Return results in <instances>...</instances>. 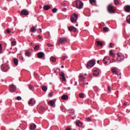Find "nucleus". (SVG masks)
<instances>
[{
	"instance_id": "f257e3e1",
	"label": "nucleus",
	"mask_w": 130,
	"mask_h": 130,
	"mask_svg": "<svg viewBox=\"0 0 130 130\" xmlns=\"http://www.w3.org/2000/svg\"><path fill=\"white\" fill-rule=\"evenodd\" d=\"M107 11L110 14H114L115 13V7L112 5L110 4L107 7Z\"/></svg>"
},
{
	"instance_id": "f03ea898",
	"label": "nucleus",
	"mask_w": 130,
	"mask_h": 130,
	"mask_svg": "<svg viewBox=\"0 0 130 130\" xmlns=\"http://www.w3.org/2000/svg\"><path fill=\"white\" fill-rule=\"evenodd\" d=\"M68 42V38H60L58 40L59 44H64Z\"/></svg>"
},
{
	"instance_id": "7ed1b4c3",
	"label": "nucleus",
	"mask_w": 130,
	"mask_h": 130,
	"mask_svg": "<svg viewBox=\"0 0 130 130\" xmlns=\"http://www.w3.org/2000/svg\"><path fill=\"white\" fill-rule=\"evenodd\" d=\"M95 61L93 60H90L89 62H88L86 64V68H92L95 66Z\"/></svg>"
},
{
	"instance_id": "20e7f679",
	"label": "nucleus",
	"mask_w": 130,
	"mask_h": 130,
	"mask_svg": "<svg viewBox=\"0 0 130 130\" xmlns=\"http://www.w3.org/2000/svg\"><path fill=\"white\" fill-rule=\"evenodd\" d=\"M83 2H82L81 1H77L76 2V8L77 9H82L83 8Z\"/></svg>"
},
{
	"instance_id": "39448f33",
	"label": "nucleus",
	"mask_w": 130,
	"mask_h": 130,
	"mask_svg": "<svg viewBox=\"0 0 130 130\" xmlns=\"http://www.w3.org/2000/svg\"><path fill=\"white\" fill-rule=\"evenodd\" d=\"M77 20H78V15L77 14H74L71 17V22H77Z\"/></svg>"
},
{
	"instance_id": "423d86ee",
	"label": "nucleus",
	"mask_w": 130,
	"mask_h": 130,
	"mask_svg": "<svg viewBox=\"0 0 130 130\" xmlns=\"http://www.w3.org/2000/svg\"><path fill=\"white\" fill-rule=\"evenodd\" d=\"M17 90V87L14 84H11L9 86V90L10 92H15Z\"/></svg>"
},
{
	"instance_id": "0eeeda50",
	"label": "nucleus",
	"mask_w": 130,
	"mask_h": 130,
	"mask_svg": "<svg viewBox=\"0 0 130 130\" xmlns=\"http://www.w3.org/2000/svg\"><path fill=\"white\" fill-rule=\"evenodd\" d=\"M59 75L60 76V79L62 81V82H65L66 81V75H64V73L63 72H61L59 73Z\"/></svg>"
},
{
	"instance_id": "6e6552de",
	"label": "nucleus",
	"mask_w": 130,
	"mask_h": 130,
	"mask_svg": "<svg viewBox=\"0 0 130 130\" xmlns=\"http://www.w3.org/2000/svg\"><path fill=\"white\" fill-rule=\"evenodd\" d=\"M9 69V66H6V65H2L1 66V69L3 71V72H7L8 71Z\"/></svg>"
},
{
	"instance_id": "1a4fd4ad",
	"label": "nucleus",
	"mask_w": 130,
	"mask_h": 130,
	"mask_svg": "<svg viewBox=\"0 0 130 130\" xmlns=\"http://www.w3.org/2000/svg\"><path fill=\"white\" fill-rule=\"evenodd\" d=\"M48 105H50L51 107H55V101L51 100L48 103Z\"/></svg>"
},
{
	"instance_id": "9d476101",
	"label": "nucleus",
	"mask_w": 130,
	"mask_h": 130,
	"mask_svg": "<svg viewBox=\"0 0 130 130\" xmlns=\"http://www.w3.org/2000/svg\"><path fill=\"white\" fill-rule=\"evenodd\" d=\"M118 56H117V61H121V60H123L124 59V56L122 55H119V53L117 54Z\"/></svg>"
},
{
	"instance_id": "9b49d317",
	"label": "nucleus",
	"mask_w": 130,
	"mask_h": 130,
	"mask_svg": "<svg viewBox=\"0 0 130 130\" xmlns=\"http://www.w3.org/2000/svg\"><path fill=\"white\" fill-rule=\"evenodd\" d=\"M21 15H23L24 16H28V15H29V11L26 9H23L21 11Z\"/></svg>"
},
{
	"instance_id": "f8f14e48",
	"label": "nucleus",
	"mask_w": 130,
	"mask_h": 130,
	"mask_svg": "<svg viewBox=\"0 0 130 130\" xmlns=\"http://www.w3.org/2000/svg\"><path fill=\"white\" fill-rule=\"evenodd\" d=\"M68 28L70 32H77V28L74 26H68Z\"/></svg>"
},
{
	"instance_id": "ddd939ff",
	"label": "nucleus",
	"mask_w": 130,
	"mask_h": 130,
	"mask_svg": "<svg viewBox=\"0 0 130 130\" xmlns=\"http://www.w3.org/2000/svg\"><path fill=\"white\" fill-rule=\"evenodd\" d=\"M35 103H36V102H35V100H34V99H30L29 101L28 102V105H31L32 106H33Z\"/></svg>"
},
{
	"instance_id": "4468645a",
	"label": "nucleus",
	"mask_w": 130,
	"mask_h": 130,
	"mask_svg": "<svg viewBox=\"0 0 130 130\" xmlns=\"http://www.w3.org/2000/svg\"><path fill=\"white\" fill-rule=\"evenodd\" d=\"M124 11L126 12V13H129L130 12V6L129 5H126L124 7Z\"/></svg>"
},
{
	"instance_id": "2eb2a0df",
	"label": "nucleus",
	"mask_w": 130,
	"mask_h": 130,
	"mask_svg": "<svg viewBox=\"0 0 130 130\" xmlns=\"http://www.w3.org/2000/svg\"><path fill=\"white\" fill-rule=\"evenodd\" d=\"M76 125H78V126L81 127L83 125V123H82L80 120H77L76 122Z\"/></svg>"
},
{
	"instance_id": "dca6fc26",
	"label": "nucleus",
	"mask_w": 130,
	"mask_h": 130,
	"mask_svg": "<svg viewBox=\"0 0 130 130\" xmlns=\"http://www.w3.org/2000/svg\"><path fill=\"white\" fill-rule=\"evenodd\" d=\"M44 56V53L43 52H40L38 53V58H42Z\"/></svg>"
},
{
	"instance_id": "f3484780",
	"label": "nucleus",
	"mask_w": 130,
	"mask_h": 130,
	"mask_svg": "<svg viewBox=\"0 0 130 130\" xmlns=\"http://www.w3.org/2000/svg\"><path fill=\"white\" fill-rule=\"evenodd\" d=\"M30 32H32V33H35L37 31V28L35 26H32L30 29Z\"/></svg>"
},
{
	"instance_id": "a211bd4d",
	"label": "nucleus",
	"mask_w": 130,
	"mask_h": 130,
	"mask_svg": "<svg viewBox=\"0 0 130 130\" xmlns=\"http://www.w3.org/2000/svg\"><path fill=\"white\" fill-rule=\"evenodd\" d=\"M13 62L15 66H17L19 63V60L17 58H13Z\"/></svg>"
},
{
	"instance_id": "6ab92c4d",
	"label": "nucleus",
	"mask_w": 130,
	"mask_h": 130,
	"mask_svg": "<svg viewBox=\"0 0 130 130\" xmlns=\"http://www.w3.org/2000/svg\"><path fill=\"white\" fill-rule=\"evenodd\" d=\"M30 129H31V130L36 129V125L34 123L31 124L30 126Z\"/></svg>"
},
{
	"instance_id": "aec40b11",
	"label": "nucleus",
	"mask_w": 130,
	"mask_h": 130,
	"mask_svg": "<svg viewBox=\"0 0 130 130\" xmlns=\"http://www.w3.org/2000/svg\"><path fill=\"white\" fill-rule=\"evenodd\" d=\"M43 9L44 10H45V11H48V10H49L50 9V6H49V5H45L43 7Z\"/></svg>"
},
{
	"instance_id": "412c9836",
	"label": "nucleus",
	"mask_w": 130,
	"mask_h": 130,
	"mask_svg": "<svg viewBox=\"0 0 130 130\" xmlns=\"http://www.w3.org/2000/svg\"><path fill=\"white\" fill-rule=\"evenodd\" d=\"M96 43L98 46H103V43L101 41H96Z\"/></svg>"
},
{
	"instance_id": "4be33fe9",
	"label": "nucleus",
	"mask_w": 130,
	"mask_h": 130,
	"mask_svg": "<svg viewBox=\"0 0 130 130\" xmlns=\"http://www.w3.org/2000/svg\"><path fill=\"white\" fill-rule=\"evenodd\" d=\"M69 99V96L67 95H63L61 96L62 100H68Z\"/></svg>"
},
{
	"instance_id": "5701e85b",
	"label": "nucleus",
	"mask_w": 130,
	"mask_h": 130,
	"mask_svg": "<svg viewBox=\"0 0 130 130\" xmlns=\"http://www.w3.org/2000/svg\"><path fill=\"white\" fill-rule=\"evenodd\" d=\"M25 54L26 56H28V57H30V56H31V52H30V51H26Z\"/></svg>"
},
{
	"instance_id": "b1692460",
	"label": "nucleus",
	"mask_w": 130,
	"mask_h": 130,
	"mask_svg": "<svg viewBox=\"0 0 130 130\" xmlns=\"http://www.w3.org/2000/svg\"><path fill=\"white\" fill-rule=\"evenodd\" d=\"M41 88L43 91H44V92H46L47 91V87H46V86H42Z\"/></svg>"
},
{
	"instance_id": "393cba45",
	"label": "nucleus",
	"mask_w": 130,
	"mask_h": 130,
	"mask_svg": "<svg viewBox=\"0 0 130 130\" xmlns=\"http://www.w3.org/2000/svg\"><path fill=\"white\" fill-rule=\"evenodd\" d=\"M99 75V71L98 70H94L93 72V76L97 77Z\"/></svg>"
},
{
	"instance_id": "a878e982",
	"label": "nucleus",
	"mask_w": 130,
	"mask_h": 130,
	"mask_svg": "<svg viewBox=\"0 0 130 130\" xmlns=\"http://www.w3.org/2000/svg\"><path fill=\"white\" fill-rule=\"evenodd\" d=\"M50 61L53 62H55V61H56V58H55V57L52 56L50 57Z\"/></svg>"
},
{
	"instance_id": "bb28decb",
	"label": "nucleus",
	"mask_w": 130,
	"mask_h": 130,
	"mask_svg": "<svg viewBox=\"0 0 130 130\" xmlns=\"http://www.w3.org/2000/svg\"><path fill=\"white\" fill-rule=\"evenodd\" d=\"M108 59H109V58H108L107 57H105L103 59V63L105 64H106V63H107V61L108 60Z\"/></svg>"
},
{
	"instance_id": "cd10ccee",
	"label": "nucleus",
	"mask_w": 130,
	"mask_h": 130,
	"mask_svg": "<svg viewBox=\"0 0 130 130\" xmlns=\"http://www.w3.org/2000/svg\"><path fill=\"white\" fill-rule=\"evenodd\" d=\"M112 73H113L114 74L117 75L118 74V71L116 70V69H113L112 70Z\"/></svg>"
},
{
	"instance_id": "c85d7f7f",
	"label": "nucleus",
	"mask_w": 130,
	"mask_h": 130,
	"mask_svg": "<svg viewBox=\"0 0 130 130\" xmlns=\"http://www.w3.org/2000/svg\"><path fill=\"white\" fill-rule=\"evenodd\" d=\"M79 79H80V81H84V80H85V77H84V76L80 74L79 76Z\"/></svg>"
},
{
	"instance_id": "c756f323",
	"label": "nucleus",
	"mask_w": 130,
	"mask_h": 130,
	"mask_svg": "<svg viewBox=\"0 0 130 130\" xmlns=\"http://www.w3.org/2000/svg\"><path fill=\"white\" fill-rule=\"evenodd\" d=\"M40 48V46H39V45H37L34 47V50H35V51H37V50H38V49H39Z\"/></svg>"
},
{
	"instance_id": "7c9ffc66",
	"label": "nucleus",
	"mask_w": 130,
	"mask_h": 130,
	"mask_svg": "<svg viewBox=\"0 0 130 130\" xmlns=\"http://www.w3.org/2000/svg\"><path fill=\"white\" fill-rule=\"evenodd\" d=\"M126 22L128 24H130V15H128L126 17Z\"/></svg>"
},
{
	"instance_id": "2f4dec72",
	"label": "nucleus",
	"mask_w": 130,
	"mask_h": 130,
	"mask_svg": "<svg viewBox=\"0 0 130 130\" xmlns=\"http://www.w3.org/2000/svg\"><path fill=\"white\" fill-rule=\"evenodd\" d=\"M28 88L29 90H31L32 91L34 90V87L31 85H28Z\"/></svg>"
},
{
	"instance_id": "473e14b6",
	"label": "nucleus",
	"mask_w": 130,
	"mask_h": 130,
	"mask_svg": "<svg viewBox=\"0 0 130 130\" xmlns=\"http://www.w3.org/2000/svg\"><path fill=\"white\" fill-rule=\"evenodd\" d=\"M109 54L110 56H112L113 55V56L114 57L115 55V54H113V52H112V50H110L109 51Z\"/></svg>"
},
{
	"instance_id": "72a5a7b5",
	"label": "nucleus",
	"mask_w": 130,
	"mask_h": 130,
	"mask_svg": "<svg viewBox=\"0 0 130 130\" xmlns=\"http://www.w3.org/2000/svg\"><path fill=\"white\" fill-rule=\"evenodd\" d=\"M109 30V28H108V27H105L103 28V30L104 31V32H108Z\"/></svg>"
},
{
	"instance_id": "f704fd0d",
	"label": "nucleus",
	"mask_w": 130,
	"mask_h": 130,
	"mask_svg": "<svg viewBox=\"0 0 130 130\" xmlns=\"http://www.w3.org/2000/svg\"><path fill=\"white\" fill-rule=\"evenodd\" d=\"M57 9L54 8V9H52V13H53V14H55V13H56V12H57Z\"/></svg>"
},
{
	"instance_id": "c9c22d12",
	"label": "nucleus",
	"mask_w": 130,
	"mask_h": 130,
	"mask_svg": "<svg viewBox=\"0 0 130 130\" xmlns=\"http://www.w3.org/2000/svg\"><path fill=\"white\" fill-rule=\"evenodd\" d=\"M89 2L91 5L92 4H96V0H89Z\"/></svg>"
},
{
	"instance_id": "e433bc0d",
	"label": "nucleus",
	"mask_w": 130,
	"mask_h": 130,
	"mask_svg": "<svg viewBox=\"0 0 130 130\" xmlns=\"http://www.w3.org/2000/svg\"><path fill=\"white\" fill-rule=\"evenodd\" d=\"M16 44H17V42H16V41H15L11 42V45L12 46H15Z\"/></svg>"
},
{
	"instance_id": "4c0bfd02",
	"label": "nucleus",
	"mask_w": 130,
	"mask_h": 130,
	"mask_svg": "<svg viewBox=\"0 0 130 130\" xmlns=\"http://www.w3.org/2000/svg\"><path fill=\"white\" fill-rule=\"evenodd\" d=\"M80 98H84V97H85V96L84 95V93H80L79 95Z\"/></svg>"
},
{
	"instance_id": "58836bf2",
	"label": "nucleus",
	"mask_w": 130,
	"mask_h": 130,
	"mask_svg": "<svg viewBox=\"0 0 130 130\" xmlns=\"http://www.w3.org/2000/svg\"><path fill=\"white\" fill-rule=\"evenodd\" d=\"M114 3L115 5H117L119 3V2L118 0H114Z\"/></svg>"
},
{
	"instance_id": "ea45409f",
	"label": "nucleus",
	"mask_w": 130,
	"mask_h": 130,
	"mask_svg": "<svg viewBox=\"0 0 130 130\" xmlns=\"http://www.w3.org/2000/svg\"><path fill=\"white\" fill-rule=\"evenodd\" d=\"M49 97H52L53 96V92H51L48 94Z\"/></svg>"
},
{
	"instance_id": "a19ab883",
	"label": "nucleus",
	"mask_w": 130,
	"mask_h": 130,
	"mask_svg": "<svg viewBox=\"0 0 130 130\" xmlns=\"http://www.w3.org/2000/svg\"><path fill=\"white\" fill-rule=\"evenodd\" d=\"M108 91L110 93L111 92V86H108Z\"/></svg>"
},
{
	"instance_id": "79ce46f5",
	"label": "nucleus",
	"mask_w": 130,
	"mask_h": 130,
	"mask_svg": "<svg viewBox=\"0 0 130 130\" xmlns=\"http://www.w3.org/2000/svg\"><path fill=\"white\" fill-rule=\"evenodd\" d=\"M47 46H48V47H51L53 46V45H51L50 43H47Z\"/></svg>"
},
{
	"instance_id": "37998d69",
	"label": "nucleus",
	"mask_w": 130,
	"mask_h": 130,
	"mask_svg": "<svg viewBox=\"0 0 130 130\" xmlns=\"http://www.w3.org/2000/svg\"><path fill=\"white\" fill-rule=\"evenodd\" d=\"M86 121H91V118L88 117L85 118Z\"/></svg>"
},
{
	"instance_id": "c03bdc74",
	"label": "nucleus",
	"mask_w": 130,
	"mask_h": 130,
	"mask_svg": "<svg viewBox=\"0 0 130 130\" xmlns=\"http://www.w3.org/2000/svg\"><path fill=\"white\" fill-rule=\"evenodd\" d=\"M16 99H17V100H22V98H21V96H17V98H16Z\"/></svg>"
},
{
	"instance_id": "a18cd8bd",
	"label": "nucleus",
	"mask_w": 130,
	"mask_h": 130,
	"mask_svg": "<svg viewBox=\"0 0 130 130\" xmlns=\"http://www.w3.org/2000/svg\"><path fill=\"white\" fill-rule=\"evenodd\" d=\"M127 104H128L127 102H124V103L123 104V106H127Z\"/></svg>"
},
{
	"instance_id": "49530a36",
	"label": "nucleus",
	"mask_w": 130,
	"mask_h": 130,
	"mask_svg": "<svg viewBox=\"0 0 130 130\" xmlns=\"http://www.w3.org/2000/svg\"><path fill=\"white\" fill-rule=\"evenodd\" d=\"M114 45L112 44V43H110V45H109V47L112 48V47H113V46H114Z\"/></svg>"
},
{
	"instance_id": "de8ad7c7",
	"label": "nucleus",
	"mask_w": 130,
	"mask_h": 130,
	"mask_svg": "<svg viewBox=\"0 0 130 130\" xmlns=\"http://www.w3.org/2000/svg\"><path fill=\"white\" fill-rule=\"evenodd\" d=\"M66 58H68V56H63L62 57V60H64V59H66Z\"/></svg>"
},
{
	"instance_id": "09e8293b",
	"label": "nucleus",
	"mask_w": 130,
	"mask_h": 130,
	"mask_svg": "<svg viewBox=\"0 0 130 130\" xmlns=\"http://www.w3.org/2000/svg\"><path fill=\"white\" fill-rule=\"evenodd\" d=\"M7 33H8V34H10V33H11V30L9 29H7Z\"/></svg>"
},
{
	"instance_id": "8fccbe9b",
	"label": "nucleus",
	"mask_w": 130,
	"mask_h": 130,
	"mask_svg": "<svg viewBox=\"0 0 130 130\" xmlns=\"http://www.w3.org/2000/svg\"><path fill=\"white\" fill-rule=\"evenodd\" d=\"M3 50V47H2V44H0V52Z\"/></svg>"
},
{
	"instance_id": "3c124183",
	"label": "nucleus",
	"mask_w": 130,
	"mask_h": 130,
	"mask_svg": "<svg viewBox=\"0 0 130 130\" xmlns=\"http://www.w3.org/2000/svg\"><path fill=\"white\" fill-rule=\"evenodd\" d=\"M20 60H24V58L22 56L20 57Z\"/></svg>"
},
{
	"instance_id": "603ef678",
	"label": "nucleus",
	"mask_w": 130,
	"mask_h": 130,
	"mask_svg": "<svg viewBox=\"0 0 130 130\" xmlns=\"http://www.w3.org/2000/svg\"><path fill=\"white\" fill-rule=\"evenodd\" d=\"M40 32L41 33V32H42V30L41 29V28H39L38 30V32Z\"/></svg>"
},
{
	"instance_id": "864d4df0",
	"label": "nucleus",
	"mask_w": 130,
	"mask_h": 130,
	"mask_svg": "<svg viewBox=\"0 0 130 130\" xmlns=\"http://www.w3.org/2000/svg\"><path fill=\"white\" fill-rule=\"evenodd\" d=\"M62 11H63V12H67V8H63V9H62Z\"/></svg>"
},
{
	"instance_id": "5fc2aeb1",
	"label": "nucleus",
	"mask_w": 130,
	"mask_h": 130,
	"mask_svg": "<svg viewBox=\"0 0 130 130\" xmlns=\"http://www.w3.org/2000/svg\"><path fill=\"white\" fill-rule=\"evenodd\" d=\"M38 38H39V39H41L42 38V37L40 35H38Z\"/></svg>"
},
{
	"instance_id": "6e6d98bb",
	"label": "nucleus",
	"mask_w": 130,
	"mask_h": 130,
	"mask_svg": "<svg viewBox=\"0 0 130 130\" xmlns=\"http://www.w3.org/2000/svg\"><path fill=\"white\" fill-rule=\"evenodd\" d=\"M34 75H35V76H38V74L37 73H34Z\"/></svg>"
},
{
	"instance_id": "4d7b16f0",
	"label": "nucleus",
	"mask_w": 130,
	"mask_h": 130,
	"mask_svg": "<svg viewBox=\"0 0 130 130\" xmlns=\"http://www.w3.org/2000/svg\"><path fill=\"white\" fill-rule=\"evenodd\" d=\"M66 130H71V128L69 127V128H67Z\"/></svg>"
},
{
	"instance_id": "13d9d810",
	"label": "nucleus",
	"mask_w": 130,
	"mask_h": 130,
	"mask_svg": "<svg viewBox=\"0 0 130 130\" xmlns=\"http://www.w3.org/2000/svg\"><path fill=\"white\" fill-rule=\"evenodd\" d=\"M61 69H63V68H64V67L63 66H61Z\"/></svg>"
},
{
	"instance_id": "bf43d9fd",
	"label": "nucleus",
	"mask_w": 130,
	"mask_h": 130,
	"mask_svg": "<svg viewBox=\"0 0 130 130\" xmlns=\"http://www.w3.org/2000/svg\"><path fill=\"white\" fill-rule=\"evenodd\" d=\"M54 73H56V70H54Z\"/></svg>"
},
{
	"instance_id": "052dcab7",
	"label": "nucleus",
	"mask_w": 130,
	"mask_h": 130,
	"mask_svg": "<svg viewBox=\"0 0 130 130\" xmlns=\"http://www.w3.org/2000/svg\"><path fill=\"white\" fill-rule=\"evenodd\" d=\"M97 63H99V60H98Z\"/></svg>"
},
{
	"instance_id": "680f3d73",
	"label": "nucleus",
	"mask_w": 130,
	"mask_h": 130,
	"mask_svg": "<svg viewBox=\"0 0 130 130\" xmlns=\"http://www.w3.org/2000/svg\"><path fill=\"white\" fill-rule=\"evenodd\" d=\"M90 78H92V75H90Z\"/></svg>"
},
{
	"instance_id": "e2e57ef3",
	"label": "nucleus",
	"mask_w": 130,
	"mask_h": 130,
	"mask_svg": "<svg viewBox=\"0 0 130 130\" xmlns=\"http://www.w3.org/2000/svg\"><path fill=\"white\" fill-rule=\"evenodd\" d=\"M31 36H33V34H31Z\"/></svg>"
},
{
	"instance_id": "0e129e2a",
	"label": "nucleus",
	"mask_w": 130,
	"mask_h": 130,
	"mask_svg": "<svg viewBox=\"0 0 130 130\" xmlns=\"http://www.w3.org/2000/svg\"><path fill=\"white\" fill-rule=\"evenodd\" d=\"M76 26H78V24H77L76 25Z\"/></svg>"
},
{
	"instance_id": "69168bd1",
	"label": "nucleus",
	"mask_w": 130,
	"mask_h": 130,
	"mask_svg": "<svg viewBox=\"0 0 130 130\" xmlns=\"http://www.w3.org/2000/svg\"><path fill=\"white\" fill-rule=\"evenodd\" d=\"M1 103H2V101H0V104H1Z\"/></svg>"
},
{
	"instance_id": "338daca9",
	"label": "nucleus",
	"mask_w": 130,
	"mask_h": 130,
	"mask_svg": "<svg viewBox=\"0 0 130 130\" xmlns=\"http://www.w3.org/2000/svg\"><path fill=\"white\" fill-rule=\"evenodd\" d=\"M30 45H32V43H30Z\"/></svg>"
},
{
	"instance_id": "774afa93",
	"label": "nucleus",
	"mask_w": 130,
	"mask_h": 130,
	"mask_svg": "<svg viewBox=\"0 0 130 130\" xmlns=\"http://www.w3.org/2000/svg\"><path fill=\"white\" fill-rule=\"evenodd\" d=\"M72 119H74V118H72Z\"/></svg>"
}]
</instances>
